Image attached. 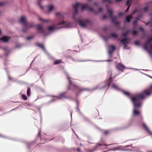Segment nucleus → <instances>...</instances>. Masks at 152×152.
Wrapping results in <instances>:
<instances>
[{
	"mask_svg": "<svg viewBox=\"0 0 152 152\" xmlns=\"http://www.w3.org/2000/svg\"><path fill=\"white\" fill-rule=\"evenodd\" d=\"M80 7L81 8L82 10H83L85 8H87L89 11L95 14L101 12H102V8H99L98 11H96L94 10L93 8L89 7L88 5L87 4H83L81 3L77 2L73 6L75 13V14L77 13V10Z\"/></svg>",
	"mask_w": 152,
	"mask_h": 152,
	"instance_id": "obj_2",
	"label": "nucleus"
},
{
	"mask_svg": "<svg viewBox=\"0 0 152 152\" xmlns=\"http://www.w3.org/2000/svg\"><path fill=\"white\" fill-rule=\"evenodd\" d=\"M129 6H129L127 8L126 10V12H127L128 11V10L129 9Z\"/></svg>",
	"mask_w": 152,
	"mask_h": 152,
	"instance_id": "obj_32",
	"label": "nucleus"
},
{
	"mask_svg": "<svg viewBox=\"0 0 152 152\" xmlns=\"http://www.w3.org/2000/svg\"><path fill=\"white\" fill-rule=\"evenodd\" d=\"M137 31H136V30H134L132 32V34H133V35H136V34H137Z\"/></svg>",
	"mask_w": 152,
	"mask_h": 152,
	"instance_id": "obj_24",
	"label": "nucleus"
},
{
	"mask_svg": "<svg viewBox=\"0 0 152 152\" xmlns=\"http://www.w3.org/2000/svg\"><path fill=\"white\" fill-rule=\"evenodd\" d=\"M122 0H115V1L116 2H119L121 1H122Z\"/></svg>",
	"mask_w": 152,
	"mask_h": 152,
	"instance_id": "obj_33",
	"label": "nucleus"
},
{
	"mask_svg": "<svg viewBox=\"0 0 152 152\" xmlns=\"http://www.w3.org/2000/svg\"><path fill=\"white\" fill-rule=\"evenodd\" d=\"M115 49V47L113 45H111L109 47L108 52L110 55H111V54L112 52L114 51V50Z\"/></svg>",
	"mask_w": 152,
	"mask_h": 152,
	"instance_id": "obj_10",
	"label": "nucleus"
},
{
	"mask_svg": "<svg viewBox=\"0 0 152 152\" xmlns=\"http://www.w3.org/2000/svg\"><path fill=\"white\" fill-rule=\"evenodd\" d=\"M10 39V38L9 37L5 36L0 38V40L3 42H8Z\"/></svg>",
	"mask_w": 152,
	"mask_h": 152,
	"instance_id": "obj_11",
	"label": "nucleus"
},
{
	"mask_svg": "<svg viewBox=\"0 0 152 152\" xmlns=\"http://www.w3.org/2000/svg\"><path fill=\"white\" fill-rule=\"evenodd\" d=\"M151 24V23L150 22H148L147 24H146V25H148V24Z\"/></svg>",
	"mask_w": 152,
	"mask_h": 152,
	"instance_id": "obj_39",
	"label": "nucleus"
},
{
	"mask_svg": "<svg viewBox=\"0 0 152 152\" xmlns=\"http://www.w3.org/2000/svg\"><path fill=\"white\" fill-rule=\"evenodd\" d=\"M133 113L134 115H139L140 113V112L138 110L134 109L133 110Z\"/></svg>",
	"mask_w": 152,
	"mask_h": 152,
	"instance_id": "obj_17",
	"label": "nucleus"
},
{
	"mask_svg": "<svg viewBox=\"0 0 152 152\" xmlns=\"http://www.w3.org/2000/svg\"><path fill=\"white\" fill-rule=\"evenodd\" d=\"M27 39H28V37H27Z\"/></svg>",
	"mask_w": 152,
	"mask_h": 152,
	"instance_id": "obj_47",
	"label": "nucleus"
},
{
	"mask_svg": "<svg viewBox=\"0 0 152 152\" xmlns=\"http://www.w3.org/2000/svg\"><path fill=\"white\" fill-rule=\"evenodd\" d=\"M78 22L80 26L82 27H85L89 23V22L88 20H79Z\"/></svg>",
	"mask_w": 152,
	"mask_h": 152,
	"instance_id": "obj_6",
	"label": "nucleus"
},
{
	"mask_svg": "<svg viewBox=\"0 0 152 152\" xmlns=\"http://www.w3.org/2000/svg\"><path fill=\"white\" fill-rule=\"evenodd\" d=\"M129 1H130V0H129L128 1H127V2H126V5H128V4H129Z\"/></svg>",
	"mask_w": 152,
	"mask_h": 152,
	"instance_id": "obj_34",
	"label": "nucleus"
},
{
	"mask_svg": "<svg viewBox=\"0 0 152 152\" xmlns=\"http://www.w3.org/2000/svg\"><path fill=\"white\" fill-rule=\"evenodd\" d=\"M32 38H33L32 37H29V39H31Z\"/></svg>",
	"mask_w": 152,
	"mask_h": 152,
	"instance_id": "obj_40",
	"label": "nucleus"
},
{
	"mask_svg": "<svg viewBox=\"0 0 152 152\" xmlns=\"http://www.w3.org/2000/svg\"><path fill=\"white\" fill-rule=\"evenodd\" d=\"M132 16H131L129 15L126 17V21L127 22H129L130 20L132 19Z\"/></svg>",
	"mask_w": 152,
	"mask_h": 152,
	"instance_id": "obj_20",
	"label": "nucleus"
},
{
	"mask_svg": "<svg viewBox=\"0 0 152 152\" xmlns=\"http://www.w3.org/2000/svg\"><path fill=\"white\" fill-rule=\"evenodd\" d=\"M128 31H127L125 33H124L123 34V35L124 36V37H125L126 36V34H127L128 33Z\"/></svg>",
	"mask_w": 152,
	"mask_h": 152,
	"instance_id": "obj_27",
	"label": "nucleus"
},
{
	"mask_svg": "<svg viewBox=\"0 0 152 152\" xmlns=\"http://www.w3.org/2000/svg\"><path fill=\"white\" fill-rule=\"evenodd\" d=\"M147 7H145L144 9V10L145 11H146L147 10Z\"/></svg>",
	"mask_w": 152,
	"mask_h": 152,
	"instance_id": "obj_36",
	"label": "nucleus"
},
{
	"mask_svg": "<svg viewBox=\"0 0 152 152\" xmlns=\"http://www.w3.org/2000/svg\"><path fill=\"white\" fill-rule=\"evenodd\" d=\"M55 15L56 16L60 18L63 17L64 14L63 13L60 12H58L55 13Z\"/></svg>",
	"mask_w": 152,
	"mask_h": 152,
	"instance_id": "obj_12",
	"label": "nucleus"
},
{
	"mask_svg": "<svg viewBox=\"0 0 152 152\" xmlns=\"http://www.w3.org/2000/svg\"><path fill=\"white\" fill-rule=\"evenodd\" d=\"M136 11H137L136 10H134V11H133L132 12V14H134L136 12Z\"/></svg>",
	"mask_w": 152,
	"mask_h": 152,
	"instance_id": "obj_37",
	"label": "nucleus"
},
{
	"mask_svg": "<svg viewBox=\"0 0 152 152\" xmlns=\"http://www.w3.org/2000/svg\"><path fill=\"white\" fill-rule=\"evenodd\" d=\"M89 1H91V0H89Z\"/></svg>",
	"mask_w": 152,
	"mask_h": 152,
	"instance_id": "obj_50",
	"label": "nucleus"
},
{
	"mask_svg": "<svg viewBox=\"0 0 152 152\" xmlns=\"http://www.w3.org/2000/svg\"><path fill=\"white\" fill-rule=\"evenodd\" d=\"M38 19L41 21L43 23H47L49 21V20H45L42 18L39 17L38 18Z\"/></svg>",
	"mask_w": 152,
	"mask_h": 152,
	"instance_id": "obj_15",
	"label": "nucleus"
},
{
	"mask_svg": "<svg viewBox=\"0 0 152 152\" xmlns=\"http://www.w3.org/2000/svg\"><path fill=\"white\" fill-rule=\"evenodd\" d=\"M103 2H104L105 1H107L109 3H111L112 2V1L110 0H103Z\"/></svg>",
	"mask_w": 152,
	"mask_h": 152,
	"instance_id": "obj_26",
	"label": "nucleus"
},
{
	"mask_svg": "<svg viewBox=\"0 0 152 152\" xmlns=\"http://www.w3.org/2000/svg\"><path fill=\"white\" fill-rule=\"evenodd\" d=\"M27 94L28 95V88L27 89Z\"/></svg>",
	"mask_w": 152,
	"mask_h": 152,
	"instance_id": "obj_35",
	"label": "nucleus"
},
{
	"mask_svg": "<svg viewBox=\"0 0 152 152\" xmlns=\"http://www.w3.org/2000/svg\"><path fill=\"white\" fill-rule=\"evenodd\" d=\"M134 44L137 45H138L139 44V42L138 41H135L134 42Z\"/></svg>",
	"mask_w": 152,
	"mask_h": 152,
	"instance_id": "obj_28",
	"label": "nucleus"
},
{
	"mask_svg": "<svg viewBox=\"0 0 152 152\" xmlns=\"http://www.w3.org/2000/svg\"><path fill=\"white\" fill-rule=\"evenodd\" d=\"M151 93V91L149 90H145L143 91L142 94H138L135 96L131 98L133 103L135 107H140L141 105V103L140 100L141 99L144 98L145 95L148 96Z\"/></svg>",
	"mask_w": 152,
	"mask_h": 152,
	"instance_id": "obj_1",
	"label": "nucleus"
},
{
	"mask_svg": "<svg viewBox=\"0 0 152 152\" xmlns=\"http://www.w3.org/2000/svg\"><path fill=\"white\" fill-rule=\"evenodd\" d=\"M42 0H37V1H42Z\"/></svg>",
	"mask_w": 152,
	"mask_h": 152,
	"instance_id": "obj_46",
	"label": "nucleus"
},
{
	"mask_svg": "<svg viewBox=\"0 0 152 152\" xmlns=\"http://www.w3.org/2000/svg\"><path fill=\"white\" fill-rule=\"evenodd\" d=\"M108 133V132L107 131H105V134H107Z\"/></svg>",
	"mask_w": 152,
	"mask_h": 152,
	"instance_id": "obj_41",
	"label": "nucleus"
},
{
	"mask_svg": "<svg viewBox=\"0 0 152 152\" xmlns=\"http://www.w3.org/2000/svg\"><path fill=\"white\" fill-rule=\"evenodd\" d=\"M107 12L109 13L110 14V16H111V20L112 22L115 24H118V23L115 22L114 21L115 20H116L117 19L118 17H113L112 16V14L113 12V11L111 10V9L108 8H107Z\"/></svg>",
	"mask_w": 152,
	"mask_h": 152,
	"instance_id": "obj_4",
	"label": "nucleus"
},
{
	"mask_svg": "<svg viewBox=\"0 0 152 152\" xmlns=\"http://www.w3.org/2000/svg\"><path fill=\"white\" fill-rule=\"evenodd\" d=\"M106 18V16L105 15H104L103 16V18L104 19V18Z\"/></svg>",
	"mask_w": 152,
	"mask_h": 152,
	"instance_id": "obj_42",
	"label": "nucleus"
},
{
	"mask_svg": "<svg viewBox=\"0 0 152 152\" xmlns=\"http://www.w3.org/2000/svg\"><path fill=\"white\" fill-rule=\"evenodd\" d=\"M151 28H152V30H152V24H151Z\"/></svg>",
	"mask_w": 152,
	"mask_h": 152,
	"instance_id": "obj_45",
	"label": "nucleus"
},
{
	"mask_svg": "<svg viewBox=\"0 0 152 152\" xmlns=\"http://www.w3.org/2000/svg\"><path fill=\"white\" fill-rule=\"evenodd\" d=\"M68 79H69V80L70 83H71V80H70L69 79V78H68Z\"/></svg>",
	"mask_w": 152,
	"mask_h": 152,
	"instance_id": "obj_44",
	"label": "nucleus"
},
{
	"mask_svg": "<svg viewBox=\"0 0 152 152\" xmlns=\"http://www.w3.org/2000/svg\"><path fill=\"white\" fill-rule=\"evenodd\" d=\"M62 62L61 60H55L54 62V64H59Z\"/></svg>",
	"mask_w": 152,
	"mask_h": 152,
	"instance_id": "obj_19",
	"label": "nucleus"
},
{
	"mask_svg": "<svg viewBox=\"0 0 152 152\" xmlns=\"http://www.w3.org/2000/svg\"><path fill=\"white\" fill-rule=\"evenodd\" d=\"M116 67L119 70L124 68V66L121 64H118L117 65Z\"/></svg>",
	"mask_w": 152,
	"mask_h": 152,
	"instance_id": "obj_13",
	"label": "nucleus"
},
{
	"mask_svg": "<svg viewBox=\"0 0 152 152\" xmlns=\"http://www.w3.org/2000/svg\"><path fill=\"white\" fill-rule=\"evenodd\" d=\"M22 99L24 100H26L27 99V98L26 96L24 94L22 95Z\"/></svg>",
	"mask_w": 152,
	"mask_h": 152,
	"instance_id": "obj_23",
	"label": "nucleus"
},
{
	"mask_svg": "<svg viewBox=\"0 0 152 152\" xmlns=\"http://www.w3.org/2000/svg\"><path fill=\"white\" fill-rule=\"evenodd\" d=\"M140 29L142 30H143V28H140Z\"/></svg>",
	"mask_w": 152,
	"mask_h": 152,
	"instance_id": "obj_43",
	"label": "nucleus"
},
{
	"mask_svg": "<svg viewBox=\"0 0 152 152\" xmlns=\"http://www.w3.org/2000/svg\"><path fill=\"white\" fill-rule=\"evenodd\" d=\"M129 41L126 38L123 39L121 41V42L124 44H126L128 43Z\"/></svg>",
	"mask_w": 152,
	"mask_h": 152,
	"instance_id": "obj_14",
	"label": "nucleus"
},
{
	"mask_svg": "<svg viewBox=\"0 0 152 152\" xmlns=\"http://www.w3.org/2000/svg\"><path fill=\"white\" fill-rule=\"evenodd\" d=\"M124 93L126 95H128L129 94V93L128 92H124Z\"/></svg>",
	"mask_w": 152,
	"mask_h": 152,
	"instance_id": "obj_30",
	"label": "nucleus"
},
{
	"mask_svg": "<svg viewBox=\"0 0 152 152\" xmlns=\"http://www.w3.org/2000/svg\"><path fill=\"white\" fill-rule=\"evenodd\" d=\"M151 152V151H150V152Z\"/></svg>",
	"mask_w": 152,
	"mask_h": 152,
	"instance_id": "obj_49",
	"label": "nucleus"
},
{
	"mask_svg": "<svg viewBox=\"0 0 152 152\" xmlns=\"http://www.w3.org/2000/svg\"><path fill=\"white\" fill-rule=\"evenodd\" d=\"M48 10L46 12L47 14H49L50 12L54 9V6L53 5H49L47 6Z\"/></svg>",
	"mask_w": 152,
	"mask_h": 152,
	"instance_id": "obj_8",
	"label": "nucleus"
},
{
	"mask_svg": "<svg viewBox=\"0 0 152 152\" xmlns=\"http://www.w3.org/2000/svg\"><path fill=\"white\" fill-rule=\"evenodd\" d=\"M37 5L40 9L43 11H44L45 7L42 5L41 1H37Z\"/></svg>",
	"mask_w": 152,
	"mask_h": 152,
	"instance_id": "obj_9",
	"label": "nucleus"
},
{
	"mask_svg": "<svg viewBox=\"0 0 152 152\" xmlns=\"http://www.w3.org/2000/svg\"><path fill=\"white\" fill-rule=\"evenodd\" d=\"M143 127L150 134H151V132L150 131V130L148 129V128L146 126V125L145 124H143Z\"/></svg>",
	"mask_w": 152,
	"mask_h": 152,
	"instance_id": "obj_18",
	"label": "nucleus"
},
{
	"mask_svg": "<svg viewBox=\"0 0 152 152\" xmlns=\"http://www.w3.org/2000/svg\"><path fill=\"white\" fill-rule=\"evenodd\" d=\"M37 28L38 31L39 32H42L43 30L42 26L41 25H38L37 26Z\"/></svg>",
	"mask_w": 152,
	"mask_h": 152,
	"instance_id": "obj_16",
	"label": "nucleus"
},
{
	"mask_svg": "<svg viewBox=\"0 0 152 152\" xmlns=\"http://www.w3.org/2000/svg\"><path fill=\"white\" fill-rule=\"evenodd\" d=\"M111 36L112 37L114 38L116 37H117V35L116 34L114 33H111Z\"/></svg>",
	"mask_w": 152,
	"mask_h": 152,
	"instance_id": "obj_22",
	"label": "nucleus"
},
{
	"mask_svg": "<svg viewBox=\"0 0 152 152\" xmlns=\"http://www.w3.org/2000/svg\"><path fill=\"white\" fill-rule=\"evenodd\" d=\"M152 41V37L149 38L148 39L145 46L144 47L145 49H146L150 48L152 50V44H149L150 42Z\"/></svg>",
	"mask_w": 152,
	"mask_h": 152,
	"instance_id": "obj_5",
	"label": "nucleus"
},
{
	"mask_svg": "<svg viewBox=\"0 0 152 152\" xmlns=\"http://www.w3.org/2000/svg\"><path fill=\"white\" fill-rule=\"evenodd\" d=\"M118 15L119 16H121L123 15V13H122L120 12L118 13Z\"/></svg>",
	"mask_w": 152,
	"mask_h": 152,
	"instance_id": "obj_31",
	"label": "nucleus"
},
{
	"mask_svg": "<svg viewBox=\"0 0 152 152\" xmlns=\"http://www.w3.org/2000/svg\"><path fill=\"white\" fill-rule=\"evenodd\" d=\"M94 5L96 6L97 5V4L96 2L94 3Z\"/></svg>",
	"mask_w": 152,
	"mask_h": 152,
	"instance_id": "obj_38",
	"label": "nucleus"
},
{
	"mask_svg": "<svg viewBox=\"0 0 152 152\" xmlns=\"http://www.w3.org/2000/svg\"><path fill=\"white\" fill-rule=\"evenodd\" d=\"M63 24L68 25H70V23L69 22L64 21L61 20L59 21L56 23L54 25L49 26L48 28V31L50 32H53L58 28H56L55 26H58L59 25Z\"/></svg>",
	"mask_w": 152,
	"mask_h": 152,
	"instance_id": "obj_3",
	"label": "nucleus"
},
{
	"mask_svg": "<svg viewBox=\"0 0 152 152\" xmlns=\"http://www.w3.org/2000/svg\"><path fill=\"white\" fill-rule=\"evenodd\" d=\"M137 20H138L137 19L136 20H134V22H133V25L134 26H135L136 25Z\"/></svg>",
	"mask_w": 152,
	"mask_h": 152,
	"instance_id": "obj_25",
	"label": "nucleus"
},
{
	"mask_svg": "<svg viewBox=\"0 0 152 152\" xmlns=\"http://www.w3.org/2000/svg\"><path fill=\"white\" fill-rule=\"evenodd\" d=\"M151 88H152V85L151 86Z\"/></svg>",
	"mask_w": 152,
	"mask_h": 152,
	"instance_id": "obj_48",
	"label": "nucleus"
},
{
	"mask_svg": "<svg viewBox=\"0 0 152 152\" xmlns=\"http://www.w3.org/2000/svg\"><path fill=\"white\" fill-rule=\"evenodd\" d=\"M112 87L113 88H115L117 89V87L115 85H112Z\"/></svg>",
	"mask_w": 152,
	"mask_h": 152,
	"instance_id": "obj_29",
	"label": "nucleus"
},
{
	"mask_svg": "<svg viewBox=\"0 0 152 152\" xmlns=\"http://www.w3.org/2000/svg\"><path fill=\"white\" fill-rule=\"evenodd\" d=\"M37 45L39 47L41 48L44 50H45V48L43 45H42V44H37Z\"/></svg>",
	"mask_w": 152,
	"mask_h": 152,
	"instance_id": "obj_21",
	"label": "nucleus"
},
{
	"mask_svg": "<svg viewBox=\"0 0 152 152\" xmlns=\"http://www.w3.org/2000/svg\"><path fill=\"white\" fill-rule=\"evenodd\" d=\"M26 17L24 16H22L20 17L19 22L20 23L22 24L24 26H26Z\"/></svg>",
	"mask_w": 152,
	"mask_h": 152,
	"instance_id": "obj_7",
	"label": "nucleus"
}]
</instances>
